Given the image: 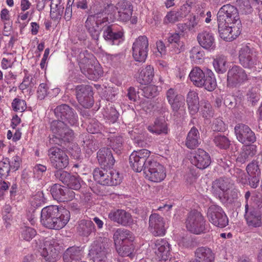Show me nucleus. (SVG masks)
Here are the masks:
<instances>
[{"instance_id":"6e6552de","label":"nucleus","mask_w":262,"mask_h":262,"mask_svg":"<svg viewBox=\"0 0 262 262\" xmlns=\"http://www.w3.org/2000/svg\"><path fill=\"white\" fill-rule=\"evenodd\" d=\"M146 179L154 182H160L166 177V170L163 165L154 160L147 162L144 169Z\"/></svg>"},{"instance_id":"8fccbe9b","label":"nucleus","mask_w":262,"mask_h":262,"mask_svg":"<svg viewBox=\"0 0 262 262\" xmlns=\"http://www.w3.org/2000/svg\"><path fill=\"white\" fill-rule=\"evenodd\" d=\"M246 170L249 176H260V169L258 162L252 161L246 167Z\"/></svg>"},{"instance_id":"20e7f679","label":"nucleus","mask_w":262,"mask_h":262,"mask_svg":"<svg viewBox=\"0 0 262 262\" xmlns=\"http://www.w3.org/2000/svg\"><path fill=\"white\" fill-rule=\"evenodd\" d=\"M79 66L81 72L89 79L96 80L103 74L100 65L93 59L85 57L84 53L79 54Z\"/></svg>"},{"instance_id":"3c124183","label":"nucleus","mask_w":262,"mask_h":262,"mask_svg":"<svg viewBox=\"0 0 262 262\" xmlns=\"http://www.w3.org/2000/svg\"><path fill=\"white\" fill-rule=\"evenodd\" d=\"M142 91L144 97L151 98L157 96L159 94L158 87L155 85H148L143 87Z\"/></svg>"},{"instance_id":"ddd939ff","label":"nucleus","mask_w":262,"mask_h":262,"mask_svg":"<svg viewBox=\"0 0 262 262\" xmlns=\"http://www.w3.org/2000/svg\"><path fill=\"white\" fill-rule=\"evenodd\" d=\"M248 80V75L240 66H234L228 71L227 82L228 87H238Z\"/></svg>"},{"instance_id":"052dcab7","label":"nucleus","mask_w":262,"mask_h":262,"mask_svg":"<svg viewBox=\"0 0 262 262\" xmlns=\"http://www.w3.org/2000/svg\"><path fill=\"white\" fill-rule=\"evenodd\" d=\"M12 107L15 112H23L27 108L26 102L24 100L15 98L12 103Z\"/></svg>"},{"instance_id":"864d4df0","label":"nucleus","mask_w":262,"mask_h":262,"mask_svg":"<svg viewBox=\"0 0 262 262\" xmlns=\"http://www.w3.org/2000/svg\"><path fill=\"white\" fill-rule=\"evenodd\" d=\"M31 205L34 208L40 206L45 202L43 193L41 191H38L30 199Z\"/></svg>"},{"instance_id":"09e8293b","label":"nucleus","mask_w":262,"mask_h":262,"mask_svg":"<svg viewBox=\"0 0 262 262\" xmlns=\"http://www.w3.org/2000/svg\"><path fill=\"white\" fill-rule=\"evenodd\" d=\"M54 176L56 179L61 182L64 185L69 182L71 173L63 170V169H56L54 171Z\"/></svg>"},{"instance_id":"f3484780","label":"nucleus","mask_w":262,"mask_h":262,"mask_svg":"<svg viewBox=\"0 0 262 262\" xmlns=\"http://www.w3.org/2000/svg\"><path fill=\"white\" fill-rule=\"evenodd\" d=\"M60 250V247L57 240L52 238L45 242L44 247L40 253L46 261H55L58 257Z\"/></svg>"},{"instance_id":"7ed1b4c3","label":"nucleus","mask_w":262,"mask_h":262,"mask_svg":"<svg viewBox=\"0 0 262 262\" xmlns=\"http://www.w3.org/2000/svg\"><path fill=\"white\" fill-rule=\"evenodd\" d=\"M70 219V212L56 205L44 207L41 212V223L49 229L59 230L63 228Z\"/></svg>"},{"instance_id":"f257e3e1","label":"nucleus","mask_w":262,"mask_h":262,"mask_svg":"<svg viewBox=\"0 0 262 262\" xmlns=\"http://www.w3.org/2000/svg\"><path fill=\"white\" fill-rule=\"evenodd\" d=\"M54 114L58 120L52 121L50 129L52 137L50 139V143L61 146H65L73 142L75 136L71 126L78 125V117L74 110L66 104L58 105L54 109Z\"/></svg>"},{"instance_id":"338daca9","label":"nucleus","mask_w":262,"mask_h":262,"mask_svg":"<svg viewBox=\"0 0 262 262\" xmlns=\"http://www.w3.org/2000/svg\"><path fill=\"white\" fill-rule=\"evenodd\" d=\"M101 126L99 123L96 121L92 120L89 124L86 130L91 134H94L98 133L100 131Z\"/></svg>"},{"instance_id":"de8ad7c7","label":"nucleus","mask_w":262,"mask_h":262,"mask_svg":"<svg viewBox=\"0 0 262 262\" xmlns=\"http://www.w3.org/2000/svg\"><path fill=\"white\" fill-rule=\"evenodd\" d=\"M201 111L202 112L203 117L204 118H208V117H212L213 115V111L210 103L205 100H202L200 101Z\"/></svg>"},{"instance_id":"aec40b11","label":"nucleus","mask_w":262,"mask_h":262,"mask_svg":"<svg viewBox=\"0 0 262 262\" xmlns=\"http://www.w3.org/2000/svg\"><path fill=\"white\" fill-rule=\"evenodd\" d=\"M234 132L237 140L243 144L254 143L256 141L254 133L246 124H236L234 127Z\"/></svg>"},{"instance_id":"412c9836","label":"nucleus","mask_w":262,"mask_h":262,"mask_svg":"<svg viewBox=\"0 0 262 262\" xmlns=\"http://www.w3.org/2000/svg\"><path fill=\"white\" fill-rule=\"evenodd\" d=\"M50 192L54 199L60 202L71 201L75 198V195L73 190L59 184L52 186Z\"/></svg>"},{"instance_id":"13d9d810","label":"nucleus","mask_w":262,"mask_h":262,"mask_svg":"<svg viewBox=\"0 0 262 262\" xmlns=\"http://www.w3.org/2000/svg\"><path fill=\"white\" fill-rule=\"evenodd\" d=\"M153 107L155 110L159 112L160 114H164L168 112V108L166 103L164 100L161 98H158L156 99Z\"/></svg>"},{"instance_id":"0eeeda50","label":"nucleus","mask_w":262,"mask_h":262,"mask_svg":"<svg viewBox=\"0 0 262 262\" xmlns=\"http://www.w3.org/2000/svg\"><path fill=\"white\" fill-rule=\"evenodd\" d=\"M113 238L115 245L121 246L118 250L119 254L122 256H128L131 252V248L128 251H126L127 247L126 244H130L134 241L135 237L132 232L125 229H117L114 232Z\"/></svg>"},{"instance_id":"473e14b6","label":"nucleus","mask_w":262,"mask_h":262,"mask_svg":"<svg viewBox=\"0 0 262 262\" xmlns=\"http://www.w3.org/2000/svg\"><path fill=\"white\" fill-rule=\"evenodd\" d=\"M79 139L82 143V146L87 154L90 155L96 151L98 146L97 142L94 140V136L89 134H83L79 136Z\"/></svg>"},{"instance_id":"e2e57ef3","label":"nucleus","mask_w":262,"mask_h":262,"mask_svg":"<svg viewBox=\"0 0 262 262\" xmlns=\"http://www.w3.org/2000/svg\"><path fill=\"white\" fill-rule=\"evenodd\" d=\"M69 182H67L66 185L68 186V188L71 190H79L81 188V183L80 182V179L71 174L70 179L69 180Z\"/></svg>"},{"instance_id":"2f4dec72","label":"nucleus","mask_w":262,"mask_h":262,"mask_svg":"<svg viewBox=\"0 0 262 262\" xmlns=\"http://www.w3.org/2000/svg\"><path fill=\"white\" fill-rule=\"evenodd\" d=\"M195 257L201 262H214L215 254L207 247H200L195 250Z\"/></svg>"},{"instance_id":"c9c22d12","label":"nucleus","mask_w":262,"mask_h":262,"mask_svg":"<svg viewBox=\"0 0 262 262\" xmlns=\"http://www.w3.org/2000/svg\"><path fill=\"white\" fill-rule=\"evenodd\" d=\"M186 102L190 113L192 115L196 114L199 109V101L198 93L194 91H190L187 95Z\"/></svg>"},{"instance_id":"37998d69","label":"nucleus","mask_w":262,"mask_h":262,"mask_svg":"<svg viewBox=\"0 0 262 262\" xmlns=\"http://www.w3.org/2000/svg\"><path fill=\"white\" fill-rule=\"evenodd\" d=\"M213 142L215 145L220 149H226L230 145V141L225 135L217 134L215 135L213 138Z\"/></svg>"},{"instance_id":"4d7b16f0","label":"nucleus","mask_w":262,"mask_h":262,"mask_svg":"<svg viewBox=\"0 0 262 262\" xmlns=\"http://www.w3.org/2000/svg\"><path fill=\"white\" fill-rule=\"evenodd\" d=\"M204 55L200 47H194L190 51V58L194 61H199Z\"/></svg>"},{"instance_id":"9d476101","label":"nucleus","mask_w":262,"mask_h":262,"mask_svg":"<svg viewBox=\"0 0 262 262\" xmlns=\"http://www.w3.org/2000/svg\"><path fill=\"white\" fill-rule=\"evenodd\" d=\"M218 22V30L220 36L226 41H232L236 38L241 32V22L237 24L227 23L226 21Z\"/></svg>"},{"instance_id":"dca6fc26","label":"nucleus","mask_w":262,"mask_h":262,"mask_svg":"<svg viewBox=\"0 0 262 262\" xmlns=\"http://www.w3.org/2000/svg\"><path fill=\"white\" fill-rule=\"evenodd\" d=\"M76 98L79 103L85 108H89L94 103L92 87L89 85H79L75 88Z\"/></svg>"},{"instance_id":"a19ab883","label":"nucleus","mask_w":262,"mask_h":262,"mask_svg":"<svg viewBox=\"0 0 262 262\" xmlns=\"http://www.w3.org/2000/svg\"><path fill=\"white\" fill-rule=\"evenodd\" d=\"M256 2V0H236L235 4L241 12L248 14L252 12V5Z\"/></svg>"},{"instance_id":"4468645a","label":"nucleus","mask_w":262,"mask_h":262,"mask_svg":"<svg viewBox=\"0 0 262 262\" xmlns=\"http://www.w3.org/2000/svg\"><path fill=\"white\" fill-rule=\"evenodd\" d=\"M107 241L106 238H101L92 244L90 255L95 262H103L105 260L108 250Z\"/></svg>"},{"instance_id":"5fc2aeb1","label":"nucleus","mask_w":262,"mask_h":262,"mask_svg":"<svg viewBox=\"0 0 262 262\" xmlns=\"http://www.w3.org/2000/svg\"><path fill=\"white\" fill-rule=\"evenodd\" d=\"M109 171L111 173L108 174L107 180L109 181H111V184H109L110 186H115L119 184L121 181V178L120 176L119 173L116 170L111 169L109 168Z\"/></svg>"},{"instance_id":"a18cd8bd","label":"nucleus","mask_w":262,"mask_h":262,"mask_svg":"<svg viewBox=\"0 0 262 262\" xmlns=\"http://www.w3.org/2000/svg\"><path fill=\"white\" fill-rule=\"evenodd\" d=\"M110 141L109 145L114 151L118 152L122 149L123 139L121 136H113L108 138Z\"/></svg>"},{"instance_id":"e433bc0d","label":"nucleus","mask_w":262,"mask_h":262,"mask_svg":"<svg viewBox=\"0 0 262 262\" xmlns=\"http://www.w3.org/2000/svg\"><path fill=\"white\" fill-rule=\"evenodd\" d=\"M200 134L198 130L194 127L191 128L187 134L185 145L189 149H193L200 144Z\"/></svg>"},{"instance_id":"cd10ccee","label":"nucleus","mask_w":262,"mask_h":262,"mask_svg":"<svg viewBox=\"0 0 262 262\" xmlns=\"http://www.w3.org/2000/svg\"><path fill=\"white\" fill-rule=\"evenodd\" d=\"M84 255L83 247L72 246L63 253L62 258L64 262H78L82 260Z\"/></svg>"},{"instance_id":"bb28decb","label":"nucleus","mask_w":262,"mask_h":262,"mask_svg":"<svg viewBox=\"0 0 262 262\" xmlns=\"http://www.w3.org/2000/svg\"><path fill=\"white\" fill-rule=\"evenodd\" d=\"M230 187L231 184L227 179L220 178L212 183V193L220 200H222L226 198V192Z\"/></svg>"},{"instance_id":"5701e85b","label":"nucleus","mask_w":262,"mask_h":262,"mask_svg":"<svg viewBox=\"0 0 262 262\" xmlns=\"http://www.w3.org/2000/svg\"><path fill=\"white\" fill-rule=\"evenodd\" d=\"M149 228L155 236L164 235L166 229L163 218L157 213L151 214L149 219Z\"/></svg>"},{"instance_id":"f8f14e48","label":"nucleus","mask_w":262,"mask_h":262,"mask_svg":"<svg viewBox=\"0 0 262 262\" xmlns=\"http://www.w3.org/2000/svg\"><path fill=\"white\" fill-rule=\"evenodd\" d=\"M148 47V40L146 36H140L136 39L133 45L132 54L136 61L142 62L145 61L149 50Z\"/></svg>"},{"instance_id":"72a5a7b5","label":"nucleus","mask_w":262,"mask_h":262,"mask_svg":"<svg viewBox=\"0 0 262 262\" xmlns=\"http://www.w3.org/2000/svg\"><path fill=\"white\" fill-rule=\"evenodd\" d=\"M202 83L199 88H204L208 91H213L216 87V82L213 73L211 70H207L202 77Z\"/></svg>"},{"instance_id":"39448f33","label":"nucleus","mask_w":262,"mask_h":262,"mask_svg":"<svg viewBox=\"0 0 262 262\" xmlns=\"http://www.w3.org/2000/svg\"><path fill=\"white\" fill-rule=\"evenodd\" d=\"M251 200L256 202L257 206L245 209L244 217L249 227L257 228L262 225V198L256 195L252 196Z\"/></svg>"},{"instance_id":"393cba45","label":"nucleus","mask_w":262,"mask_h":262,"mask_svg":"<svg viewBox=\"0 0 262 262\" xmlns=\"http://www.w3.org/2000/svg\"><path fill=\"white\" fill-rule=\"evenodd\" d=\"M153 249L159 260L167 261L170 258V245L164 239H158L154 242Z\"/></svg>"},{"instance_id":"603ef678","label":"nucleus","mask_w":262,"mask_h":262,"mask_svg":"<svg viewBox=\"0 0 262 262\" xmlns=\"http://www.w3.org/2000/svg\"><path fill=\"white\" fill-rule=\"evenodd\" d=\"M117 12H129L133 13V7L131 3L126 1L119 2L115 6Z\"/></svg>"},{"instance_id":"f704fd0d","label":"nucleus","mask_w":262,"mask_h":262,"mask_svg":"<svg viewBox=\"0 0 262 262\" xmlns=\"http://www.w3.org/2000/svg\"><path fill=\"white\" fill-rule=\"evenodd\" d=\"M109 170L105 168H96L93 171V177L95 181L103 185H109L111 181L107 180L108 174L111 173Z\"/></svg>"},{"instance_id":"2eb2a0df","label":"nucleus","mask_w":262,"mask_h":262,"mask_svg":"<svg viewBox=\"0 0 262 262\" xmlns=\"http://www.w3.org/2000/svg\"><path fill=\"white\" fill-rule=\"evenodd\" d=\"M207 217L214 226L224 228L228 224V219L222 208L216 205H211L207 210Z\"/></svg>"},{"instance_id":"680f3d73","label":"nucleus","mask_w":262,"mask_h":262,"mask_svg":"<svg viewBox=\"0 0 262 262\" xmlns=\"http://www.w3.org/2000/svg\"><path fill=\"white\" fill-rule=\"evenodd\" d=\"M10 161L7 158H4L0 162V175L2 176H8L11 169Z\"/></svg>"},{"instance_id":"9b49d317","label":"nucleus","mask_w":262,"mask_h":262,"mask_svg":"<svg viewBox=\"0 0 262 262\" xmlns=\"http://www.w3.org/2000/svg\"><path fill=\"white\" fill-rule=\"evenodd\" d=\"M150 151L146 149L134 151L129 156V163L132 168L136 172L144 171V169L149 161Z\"/></svg>"},{"instance_id":"6ab92c4d","label":"nucleus","mask_w":262,"mask_h":262,"mask_svg":"<svg viewBox=\"0 0 262 262\" xmlns=\"http://www.w3.org/2000/svg\"><path fill=\"white\" fill-rule=\"evenodd\" d=\"M238 58L239 63L245 68L252 69L257 64V58L255 53L248 46L241 48Z\"/></svg>"},{"instance_id":"0e129e2a","label":"nucleus","mask_w":262,"mask_h":262,"mask_svg":"<svg viewBox=\"0 0 262 262\" xmlns=\"http://www.w3.org/2000/svg\"><path fill=\"white\" fill-rule=\"evenodd\" d=\"M211 129L214 132H223L226 129L225 124L220 118L214 119L211 124Z\"/></svg>"},{"instance_id":"c756f323","label":"nucleus","mask_w":262,"mask_h":262,"mask_svg":"<svg viewBox=\"0 0 262 262\" xmlns=\"http://www.w3.org/2000/svg\"><path fill=\"white\" fill-rule=\"evenodd\" d=\"M197 40L199 45L205 49L211 50L215 48V38L210 31H203L199 33Z\"/></svg>"},{"instance_id":"c85d7f7f","label":"nucleus","mask_w":262,"mask_h":262,"mask_svg":"<svg viewBox=\"0 0 262 262\" xmlns=\"http://www.w3.org/2000/svg\"><path fill=\"white\" fill-rule=\"evenodd\" d=\"M97 158L99 163L107 168L112 167L115 162L112 150L108 147L100 148L97 152Z\"/></svg>"},{"instance_id":"1a4fd4ad","label":"nucleus","mask_w":262,"mask_h":262,"mask_svg":"<svg viewBox=\"0 0 262 262\" xmlns=\"http://www.w3.org/2000/svg\"><path fill=\"white\" fill-rule=\"evenodd\" d=\"M50 164L56 169H64L69 165V159L66 152L57 147H52L48 150Z\"/></svg>"},{"instance_id":"c03bdc74","label":"nucleus","mask_w":262,"mask_h":262,"mask_svg":"<svg viewBox=\"0 0 262 262\" xmlns=\"http://www.w3.org/2000/svg\"><path fill=\"white\" fill-rule=\"evenodd\" d=\"M167 41L176 49V53H180L183 47L182 43L180 41V36L179 33H171L167 37Z\"/></svg>"},{"instance_id":"4be33fe9","label":"nucleus","mask_w":262,"mask_h":262,"mask_svg":"<svg viewBox=\"0 0 262 262\" xmlns=\"http://www.w3.org/2000/svg\"><path fill=\"white\" fill-rule=\"evenodd\" d=\"M108 216L111 221L123 226H129L133 223L131 214L123 209L112 210Z\"/></svg>"},{"instance_id":"bf43d9fd","label":"nucleus","mask_w":262,"mask_h":262,"mask_svg":"<svg viewBox=\"0 0 262 262\" xmlns=\"http://www.w3.org/2000/svg\"><path fill=\"white\" fill-rule=\"evenodd\" d=\"M36 79L33 77L29 76H25L23 82L19 86L20 90H24L27 88L32 89L36 84Z\"/></svg>"},{"instance_id":"ea45409f","label":"nucleus","mask_w":262,"mask_h":262,"mask_svg":"<svg viewBox=\"0 0 262 262\" xmlns=\"http://www.w3.org/2000/svg\"><path fill=\"white\" fill-rule=\"evenodd\" d=\"M205 73L199 67H194L190 72L189 77L195 86H200L202 83V77Z\"/></svg>"},{"instance_id":"7c9ffc66","label":"nucleus","mask_w":262,"mask_h":262,"mask_svg":"<svg viewBox=\"0 0 262 262\" xmlns=\"http://www.w3.org/2000/svg\"><path fill=\"white\" fill-rule=\"evenodd\" d=\"M78 234L82 237H88L92 233L96 232V228L93 222L89 220H81L78 222L77 226Z\"/></svg>"},{"instance_id":"69168bd1","label":"nucleus","mask_w":262,"mask_h":262,"mask_svg":"<svg viewBox=\"0 0 262 262\" xmlns=\"http://www.w3.org/2000/svg\"><path fill=\"white\" fill-rule=\"evenodd\" d=\"M63 7H51L50 11V17L54 20H58L61 18L63 11Z\"/></svg>"},{"instance_id":"a878e982","label":"nucleus","mask_w":262,"mask_h":262,"mask_svg":"<svg viewBox=\"0 0 262 262\" xmlns=\"http://www.w3.org/2000/svg\"><path fill=\"white\" fill-rule=\"evenodd\" d=\"M191 163L201 169L207 168L211 163L209 154L204 150L199 148L194 151L191 158Z\"/></svg>"},{"instance_id":"4c0bfd02","label":"nucleus","mask_w":262,"mask_h":262,"mask_svg":"<svg viewBox=\"0 0 262 262\" xmlns=\"http://www.w3.org/2000/svg\"><path fill=\"white\" fill-rule=\"evenodd\" d=\"M255 147L254 145L245 146L237 157L236 162L243 164L248 161L250 158L255 155Z\"/></svg>"},{"instance_id":"58836bf2","label":"nucleus","mask_w":262,"mask_h":262,"mask_svg":"<svg viewBox=\"0 0 262 262\" xmlns=\"http://www.w3.org/2000/svg\"><path fill=\"white\" fill-rule=\"evenodd\" d=\"M154 68L150 65L141 70L138 80L141 84L149 83L154 77Z\"/></svg>"},{"instance_id":"423d86ee","label":"nucleus","mask_w":262,"mask_h":262,"mask_svg":"<svg viewBox=\"0 0 262 262\" xmlns=\"http://www.w3.org/2000/svg\"><path fill=\"white\" fill-rule=\"evenodd\" d=\"M185 224L187 230L193 234H200L208 230L204 217L200 212L195 210L188 213Z\"/></svg>"},{"instance_id":"6e6d98bb","label":"nucleus","mask_w":262,"mask_h":262,"mask_svg":"<svg viewBox=\"0 0 262 262\" xmlns=\"http://www.w3.org/2000/svg\"><path fill=\"white\" fill-rule=\"evenodd\" d=\"M36 234V231L32 228L25 226L21 228V237L27 241L32 239Z\"/></svg>"},{"instance_id":"49530a36","label":"nucleus","mask_w":262,"mask_h":262,"mask_svg":"<svg viewBox=\"0 0 262 262\" xmlns=\"http://www.w3.org/2000/svg\"><path fill=\"white\" fill-rule=\"evenodd\" d=\"M226 59L224 56H220L214 59L213 66L217 73H224L227 70Z\"/></svg>"},{"instance_id":"b1692460","label":"nucleus","mask_w":262,"mask_h":262,"mask_svg":"<svg viewBox=\"0 0 262 262\" xmlns=\"http://www.w3.org/2000/svg\"><path fill=\"white\" fill-rule=\"evenodd\" d=\"M166 97L174 114L185 104L184 97L173 89L170 88L166 91Z\"/></svg>"},{"instance_id":"a211bd4d","label":"nucleus","mask_w":262,"mask_h":262,"mask_svg":"<svg viewBox=\"0 0 262 262\" xmlns=\"http://www.w3.org/2000/svg\"><path fill=\"white\" fill-rule=\"evenodd\" d=\"M217 21H226L227 23L237 24L241 22L237 9L230 4L222 6L217 14Z\"/></svg>"},{"instance_id":"774afa93","label":"nucleus","mask_w":262,"mask_h":262,"mask_svg":"<svg viewBox=\"0 0 262 262\" xmlns=\"http://www.w3.org/2000/svg\"><path fill=\"white\" fill-rule=\"evenodd\" d=\"M178 14L177 11L169 12L165 17V21L166 23H174L177 21L180 20L181 18Z\"/></svg>"},{"instance_id":"79ce46f5","label":"nucleus","mask_w":262,"mask_h":262,"mask_svg":"<svg viewBox=\"0 0 262 262\" xmlns=\"http://www.w3.org/2000/svg\"><path fill=\"white\" fill-rule=\"evenodd\" d=\"M148 129L149 132L158 135L167 133V128L165 121L159 120H156L153 126H149Z\"/></svg>"},{"instance_id":"f03ea898","label":"nucleus","mask_w":262,"mask_h":262,"mask_svg":"<svg viewBox=\"0 0 262 262\" xmlns=\"http://www.w3.org/2000/svg\"><path fill=\"white\" fill-rule=\"evenodd\" d=\"M85 26L92 37L97 40L100 32L103 31L105 40L112 45H119L122 41L123 33L121 31L113 32V26L109 25L107 18L103 13H98L89 15L85 21Z\"/></svg>"}]
</instances>
